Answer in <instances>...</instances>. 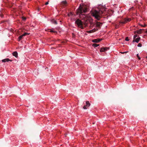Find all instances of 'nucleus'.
<instances>
[{
	"label": "nucleus",
	"instance_id": "obj_1",
	"mask_svg": "<svg viewBox=\"0 0 147 147\" xmlns=\"http://www.w3.org/2000/svg\"><path fill=\"white\" fill-rule=\"evenodd\" d=\"M75 24H76L78 27L81 28L82 29H84L83 22L79 19H78L75 21Z\"/></svg>",
	"mask_w": 147,
	"mask_h": 147
},
{
	"label": "nucleus",
	"instance_id": "obj_2",
	"mask_svg": "<svg viewBox=\"0 0 147 147\" xmlns=\"http://www.w3.org/2000/svg\"><path fill=\"white\" fill-rule=\"evenodd\" d=\"M94 10V11L92 13V16L94 17L97 20H99L100 15V12L99 11H97L96 10Z\"/></svg>",
	"mask_w": 147,
	"mask_h": 147
},
{
	"label": "nucleus",
	"instance_id": "obj_3",
	"mask_svg": "<svg viewBox=\"0 0 147 147\" xmlns=\"http://www.w3.org/2000/svg\"><path fill=\"white\" fill-rule=\"evenodd\" d=\"M87 10H76V12L77 14L79 15L80 16L81 15H84L86 16L84 13L87 12Z\"/></svg>",
	"mask_w": 147,
	"mask_h": 147
},
{
	"label": "nucleus",
	"instance_id": "obj_4",
	"mask_svg": "<svg viewBox=\"0 0 147 147\" xmlns=\"http://www.w3.org/2000/svg\"><path fill=\"white\" fill-rule=\"evenodd\" d=\"M68 5L67 1H63L61 3L60 6L62 8H65Z\"/></svg>",
	"mask_w": 147,
	"mask_h": 147
},
{
	"label": "nucleus",
	"instance_id": "obj_5",
	"mask_svg": "<svg viewBox=\"0 0 147 147\" xmlns=\"http://www.w3.org/2000/svg\"><path fill=\"white\" fill-rule=\"evenodd\" d=\"M89 8L86 5L81 4L77 9H88Z\"/></svg>",
	"mask_w": 147,
	"mask_h": 147
},
{
	"label": "nucleus",
	"instance_id": "obj_6",
	"mask_svg": "<svg viewBox=\"0 0 147 147\" xmlns=\"http://www.w3.org/2000/svg\"><path fill=\"white\" fill-rule=\"evenodd\" d=\"M131 20V19L130 18H125L124 19V21L120 22V23L125 24L128 22L130 21Z\"/></svg>",
	"mask_w": 147,
	"mask_h": 147
},
{
	"label": "nucleus",
	"instance_id": "obj_7",
	"mask_svg": "<svg viewBox=\"0 0 147 147\" xmlns=\"http://www.w3.org/2000/svg\"><path fill=\"white\" fill-rule=\"evenodd\" d=\"M86 105H84L83 107L84 109H87V108L89 107L90 105V103L88 101H86Z\"/></svg>",
	"mask_w": 147,
	"mask_h": 147
},
{
	"label": "nucleus",
	"instance_id": "obj_8",
	"mask_svg": "<svg viewBox=\"0 0 147 147\" xmlns=\"http://www.w3.org/2000/svg\"><path fill=\"white\" fill-rule=\"evenodd\" d=\"M27 34H28L27 33H24V34H23L20 36L18 38V40L19 41H20V40H21L23 38V37L24 36H25Z\"/></svg>",
	"mask_w": 147,
	"mask_h": 147
},
{
	"label": "nucleus",
	"instance_id": "obj_9",
	"mask_svg": "<svg viewBox=\"0 0 147 147\" xmlns=\"http://www.w3.org/2000/svg\"><path fill=\"white\" fill-rule=\"evenodd\" d=\"M109 49V47H102L100 49V52H104Z\"/></svg>",
	"mask_w": 147,
	"mask_h": 147
},
{
	"label": "nucleus",
	"instance_id": "obj_10",
	"mask_svg": "<svg viewBox=\"0 0 147 147\" xmlns=\"http://www.w3.org/2000/svg\"><path fill=\"white\" fill-rule=\"evenodd\" d=\"M102 40V39H96L93 40H92V42H96L97 43L100 41H101Z\"/></svg>",
	"mask_w": 147,
	"mask_h": 147
},
{
	"label": "nucleus",
	"instance_id": "obj_11",
	"mask_svg": "<svg viewBox=\"0 0 147 147\" xmlns=\"http://www.w3.org/2000/svg\"><path fill=\"white\" fill-rule=\"evenodd\" d=\"M98 30V29L97 30L95 29H93L91 30H89V31H87V32L88 33H92V32H94L96 31L97 30Z\"/></svg>",
	"mask_w": 147,
	"mask_h": 147
},
{
	"label": "nucleus",
	"instance_id": "obj_12",
	"mask_svg": "<svg viewBox=\"0 0 147 147\" xmlns=\"http://www.w3.org/2000/svg\"><path fill=\"white\" fill-rule=\"evenodd\" d=\"M140 39V37H138L136 38L135 39L133 40V42H136L137 43H138L139 42Z\"/></svg>",
	"mask_w": 147,
	"mask_h": 147
},
{
	"label": "nucleus",
	"instance_id": "obj_13",
	"mask_svg": "<svg viewBox=\"0 0 147 147\" xmlns=\"http://www.w3.org/2000/svg\"><path fill=\"white\" fill-rule=\"evenodd\" d=\"M102 24L101 23H100L98 22H96V26L97 27H98L99 28H100V27L101 26V25Z\"/></svg>",
	"mask_w": 147,
	"mask_h": 147
},
{
	"label": "nucleus",
	"instance_id": "obj_14",
	"mask_svg": "<svg viewBox=\"0 0 147 147\" xmlns=\"http://www.w3.org/2000/svg\"><path fill=\"white\" fill-rule=\"evenodd\" d=\"M2 61L3 62H8L9 61H11L12 60L9 59L8 58H7V59H5L2 60Z\"/></svg>",
	"mask_w": 147,
	"mask_h": 147
},
{
	"label": "nucleus",
	"instance_id": "obj_15",
	"mask_svg": "<svg viewBox=\"0 0 147 147\" xmlns=\"http://www.w3.org/2000/svg\"><path fill=\"white\" fill-rule=\"evenodd\" d=\"M12 55L13 56H14L16 57H18V53L17 51L14 52L12 53Z\"/></svg>",
	"mask_w": 147,
	"mask_h": 147
},
{
	"label": "nucleus",
	"instance_id": "obj_16",
	"mask_svg": "<svg viewBox=\"0 0 147 147\" xmlns=\"http://www.w3.org/2000/svg\"><path fill=\"white\" fill-rule=\"evenodd\" d=\"M142 29H140L139 30L137 31V33L138 34H140L141 33V30Z\"/></svg>",
	"mask_w": 147,
	"mask_h": 147
},
{
	"label": "nucleus",
	"instance_id": "obj_17",
	"mask_svg": "<svg viewBox=\"0 0 147 147\" xmlns=\"http://www.w3.org/2000/svg\"><path fill=\"white\" fill-rule=\"evenodd\" d=\"M52 22L55 24H57V21L55 20H52Z\"/></svg>",
	"mask_w": 147,
	"mask_h": 147
},
{
	"label": "nucleus",
	"instance_id": "obj_18",
	"mask_svg": "<svg viewBox=\"0 0 147 147\" xmlns=\"http://www.w3.org/2000/svg\"><path fill=\"white\" fill-rule=\"evenodd\" d=\"M97 44L95 43H94L92 44V46L94 47H97Z\"/></svg>",
	"mask_w": 147,
	"mask_h": 147
},
{
	"label": "nucleus",
	"instance_id": "obj_19",
	"mask_svg": "<svg viewBox=\"0 0 147 147\" xmlns=\"http://www.w3.org/2000/svg\"><path fill=\"white\" fill-rule=\"evenodd\" d=\"M73 15V14L72 12H70L68 14V15L69 16H71Z\"/></svg>",
	"mask_w": 147,
	"mask_h": 147
},
{
	"label": "nucleus",
	"instance_id": "obj_20",
	"mask_svg": "<svg viewBox=\"0 0 147 147\" xmlns=\"http://www.w3.org/2000/svg\"><path fill=\"white\" fill-rule=\"evenodd\" d=\"M142 46V45L141 43H139L138 45V46L140 47H141Z\"/></svg>",
	"mask_w": 147,
	"mask_h": 147
},
{
	"label": "nucleus",
	"instance_id": "obj_21",
	"mask_svg": "<svg viewBox=\"0 0 147 147\" xmlns=\"http://www.w3.org/2000/svg\"><path fill=\"white\" fill-rule=\"evenodd\" d=\"M50 32H54V33H56V31H54L53 30H50Z\"/></svg>",
	"mask_w": 147,
	"mask_h": 147
},
{
	"label": "nucleus",
	"instance_id": "obj_22",
	"mask_svg": "<svg viewBox=\"0 0 147 147\" xmlns=\"http://www.w3.org/2000/svg\"><path fill=\"white\" fill-rule=\"evenodd\" d=\"M137 57L139 60H140L141 58L139 57L138 54L137 55Z\"/></svg>",
	"mask_w": 147,
	"mask_h": 147
},
{
	"label": "nucleus",
	"instance_id": "obj_23",
	"mask_svg": "<svg viewBox=\"0 0 147 147\" xmlns=\"http://www.w3.org/2000/svg\"><path fill=\"white\" fill-rule=\"evenodd\" d=\"M137 36V35H135L134 36V40L136 38Z\"/></svg>",
	"mask_w": 147,
	"mask_h": 147
},
{
	"label": "nucleus",
	"instance_id": "obj_24",
	"mask_svg": "<svg viewBox=\"0 0 147 147\" xmlns=\"http://www.w3.org/2000/svg\"><path fill=\"white\" fill-rule=\"evenodd\" d=\"M129 39H128V37H127L125 39V40L127 41H128L129 40Z\"/></svg>",
	"mask_w": 147,
	"mask_h": 147
},
{
	"label": "nucleus",
	"instance_id": "obj_25",
	"mask_svg": "<svg viewBox=\"0 0 147 147\" xmlns=\"http://www.w3.org/2000/svg\"><path fill=\"white\" fill-rule=\"evenodd\" d=\"M22 18L23 20L24 21H25L26 19V18L25 17H22Z\"/></svg>",
	"mask_w": 147,
	"mask_h": 147
},
{
	"label": "nucleus",
	"instance_id": "obj_26",
	"mask_svg": "<svg viewBox=\"0 0 147 147\" xmlns=\"http://www.w3.org/2000/svg\"><path fill=\"white\" fill-rule=\"evenodd\" d=\"M127 52H127V51H126V52H120V53H121V54H124V53H127Z\"/></svg>",
	"mask_w": 147,
	"mask_h": 147
},
{
	"label": "nucleus",
	"instance_id": "obj_27",
	"mask_svg": "<svg viewBox=\"0 0 147 147\" xmlns=\"http://www.w3.org/2000/svg\"><path fill=\"white\" fill-rule=\"evenodd\" d=\"M49 1H48V2H47L46 3H45V5H48L49 4Z\"/></svg>",
	"mask_w": 147,
	"mask_h": 147
},
{
	"label": "nucleus",
	"instance_id": "obj_28",
	"mask_svg": "<svg viewBox=\"0 0 147 147\" xmlns=\"http://www.w3.org/2000/svg\"><path fill=\"white\" fill-rule=\"evenodd\" d=\"M145 32L146 33H147V29L146 30Z\"/></svg>",
	"mask_w": 147,
	"mask_h": 147
},
{
	"label": "nucleus",
	"instance_id": "obj_29",
	"mask_svg": "<svg viewBox=\"0 0 147 147\" xmlns=\"http://www.w3.org/2000/svg\"><path fill=\"white\" fill-rule=\"evenodd\" d=\"M146 26V25L145 24L144 26H143L144 27H145Z\"/></svg>",
	"mask_w": 147,
	"mask_h": 147
},
{
	"label": "nucleus",
	"instance_id": "obj_30",
	"mask_svg": "<svg viewBox=\"0 0 147 147\" xmlns=\"http://www.w3.org/2000/svg\"><path fill=\"white\" fill-rule=\"evenodd\" d=\"M3 15H2V14H1V16L2 17H3Z\"/></svg>",
	"mask_w": 147,
	"mask_h": 147
},
{
	"label": "nucleus",
	"instance_id": "obj_31",
	"mask_svg": "<svg viewBox=\"0 0 147 147\" xmlns=\"http://www.w3.org/2000/svg\"><path fill=\"white\" fill-rule=\"evenodd\" d=\"M97 47H98V46H99V44H97Z\"/></svg>",
	"mask_w": 147,
	"mask_h": 147
},
{
	"label": "nucleus",
	"instance_id": "obj_32",
	"mask_svg": "<svg viewBox=\"0 0 147 147\" xmlns=\"http://www.w3.org/2000/svg\"><path fill=\"white\" fill-rule=\"evenodd\" d=\"M141 26H142V27H143V26L142 25H141Z\"/></svg>",
	"mask_w": 147,
	"mask_h": 147
},
{
	"label": "nucleus",
	"instance_id": "obj_33",
	"mask_svg": "<svg viewBox=\"0 0 147 147\" xmlns=\"http://www.w3.org/2000/svg\"><path fill=\"white\" fill-rule=\"evenodd\" d=\"M146 58H147V56L146 57Z\"/></svg>",
	"mask_w": 147,
	"mask_h": 147
}]
</instances>
